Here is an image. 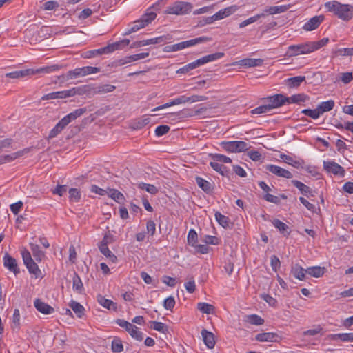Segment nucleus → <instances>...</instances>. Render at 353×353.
<instances>
[{
    "instance_id": "1",
    "label": "nucleus",
    "mask_w": 353,
    "mask_h": 353,
    "mask_svg": "<svg viewBox=\"0 0 353 353\" xmlns=\"http://www.w3.org/2000/svg\"><path fill=\"white\" fill-rule=\"evenodd\" d=\"M328 41V38H323L319 41H307L297 45H291L288 48L287 54L289 57L307 54L325 46Z\"/></svg>"
},
{
    "instance_id": "2",
    "label": "nucleus",
    "mask_w": 353,
    "mask_h": 353,
    "mask_svg": "<svg viewBox=\"0 0 353 353\" xmlns=\"http://www.w3.org/2000/svg\"><path fill=\"white\" fill-rule=\"evenodd\" d=\"M327 11L334 13L338 18L343 21H350L353 18V6L342 4L337 1H328L325 3Z\"/></svg>"
},
{
    "instance_id": "3",
    "label": "nucleus",
    "mask_w": 353,
    "mask_h": 353,
    "mask_svg": "<svg viewBox=\"0 0 353 353\" xmlns=\"http://www.w3.org/2000/svg\"><path fill=\"white\" fill-rule=\"evenodd\" d=\"M223 56H224L223 52H216L214 54L204 56L192 63H190L185 65L183 68L179 69L176 71V73H181V74L187 73L189 71L194 70V69H195L201 65H203L207 63L212 62V61H216L217 59H219L222 58Z\"/></svg>"
},
{
    "instance_id": "4",
    "label": "nucleus",
    "mask_w": 353,
    "mask_h": 353,
    "mask_svg": "<svg viewBox=\"0 0 353 353\" xmlns=\"http://www.w3.org/2000/svg\"><path fill=\"white\" fill-rule=\"evenodd\" d=\"M60 68L61 67L58 65H53L51 66L40 68L37 70L26 69V70H17V71H13L12 72L6 74V77H10L12 79H19V78H22V77H24L26 76L34 75V74L41 73V72L50 73L54 71L59 70Z\"/></svg>"
},
{
    "instance_id": "5",
    "label": "nucleus",
    "mask_w": 353,
    "mask_h": 353,
    "mask_svg": "<svg viewBox=\"0 0 353 353\" xmlns=\"http://www.w3.org/2000/svg\"><path fill=\"white\" fill-rule=\"evenodd\" d=\"M157 17V14L151 10V8L147 10V12L143 14L141 19L135 21L132 26L128 30L125 34H130L132 32L138 31L139 29L143 28L150 23Z\"/></svg>"
},
{
    "instance_id": "6",
    "label": "nucleus",
    "mask_w": 353,
    "mask_h": 353,
    "mask_svg": "<svg viewBox=\"0 0 353 353\" xmlns=\"http://www.w3.org/2000/svg\"><path fill=\"white\" fill-rule=\"evenodd\" d=\"M23 261L30 274L34 275L35 278L42 277V273L38 265L32 258L29 250L24 249L21 251Z\"/></svg>"
},
{
    "instance_id": "7",
    "label": "nucleus",
    "mask_w": 353,
    "mask_h": 353,
    "mask_svg": "<svg viewBox=\"0 0 353 353\" xmlns=\"http://www.w3.org/2000/svg\"><path fill=\"white\" fill-rule=\"evenodd\" d=\"M193 8L192 3L185 1H176L168 6L165 10L166 14L184 15L190 13Z\"/></svg>"
},
{
    "instance_id": "8",
    "label": "nucleus",
    "mask_w": 353,
    "mask_h": 353,
    "mask_svg": "<svg viewBox=\"0 0 353 353\" xmlns=\"http://www.w3.org/2000/svg\"><path fill=\"white\" fill-rule=\"evenodd\" d=\"M221 145L225 150L230 152H242L250 148L248 143L243 141H223Z\"/></svg>"
},
{
    "instance_id": "9",
    "label": "nucleus",
    "mask_w": 353,
    "mask_h": 353,
    "mask_svg": "<svg viewBox=\"0 0 353 353\" xmlns=\"http://www.w3.org/2000/svg\"><path fill=\"white\" fill-rule=\"evenodd\" d=\"M79 88H73L70 90H63V91H57L53 92L51 93H48L45 94L41 97L42 100H51V99H65L68 97H73L78 93V90Z\"/></svg>"
},
{
    "instance_id": "10",
    "label": "nucleus",
    "mask_w": 353,
    "mask_h": 353,
    "mask_svg": "<svg viewBox=\"0 0 353 353\" xmlns=\"http://www.w3.org/2000/svg\"><path fill=\"white\" fill-rule=\"evenodd\" d=\"M208 39L206 37H198L193 39H190L188 41H185L180 42L179 43H176L174 45H172L170 46H168L170 48V51L175 52L179 51L181 50H183L184 48L194 46L196 44H198L202 41H207Z\"/></svg>"
},
{
    "instance_id": "11",
    "label": "nucleus",
    "mask_w": 353,
    "mask_h": 353,
    "mask_svg": "<svg viewBox=\"0 0 353 353\" xmlns=\"http://www.w3.org/2000/svg\"><path fill=\"white\" fill-rule=\"evenodd\" d=\"M265 170L277 176L283 177L285 179H291L293 177L292 174L290 171L278 165L268 164L265 165Z\"/></svg>"
},
{
    "instance_id": "12",
    "label": "nucleus",
    "mask_w": 353,
    "mask_h": 353,
    "mask_svg": "<svg viewBox=\"0 0 353 353\" xmlns=\"http://www.w3.org/2000/svg\"><path fill=\"white\" fill-rule=\"evenodd\" d=\"M288 99V97H285L283 94H279L268 97L267 101L268 102V105L272 110L274 108H277L283 105L285 102H287Z\"/></svg>"
},
{
    "instance_id": "13",
    "label": "nucleus",
    "mask_w": 353,
    "mask_h": 353,
    "mask_svg": "<svg viewBox=\"0 0 353 353\" xmlns=\"http://www.w3.org/2000/svg\"><path fill=\"white\" fill-rule=\"evenodd\" d=\"M323 167L325 170L335 175L343 176L345 173L344 168L334 161H324Z\"/></svg>"
},
{
    "instance_id": "14",
    "label": "nucleus",
    "mask_w": 353,
    "mask_h": 353,
    "mask_svg": "<svg viewBox=\"0 0 353 353\" xmlns=\"http://www.w3.org/2000/svg\"><path fill=\"white\" fill-rule=\"evenodd\" d=\"M30 151V148H27L10 154L0 156V165L13 161L14 160L28 153Z\"/></svg>"
},
{
    "instance_id": "15",
    "label": "nucleus",
    "mask_w": 353,
    "mask_h": 353,
    "mask_svg": "<svg viewBox=\"0 0 353 353\" xmlns=\"http://www.w3.org/2000/svg\"><path fill=\"white\" fill-rule=\"evenodd\" d=\"M264 61L262 59L246 58L236 61L234 65L244 68L261 66Z\"/></svg>"
},
{
    "instance_id": "16",
    "label": "nucleus",
    "mask_w": 353,
    "mask_h": 353,
    "mask_svg": "<svg viewBox=\"0 0 353 353\" xmlns=\"http://www.w3.org/2000/svg\"><path fill=\"white\" fill-rule=\"evenodd\" d=\"M166 37L165 36H161L156 38L135 41L130 45V48H140L148 45L157 44L164 41Z\"/></svg>"
},
{
    "instance_id": "17",
    "label": "nucleus",
    "mask_w": 353,
    "mask_h": 353,
    "mask_svg": "<svg viewBox=\"0 0 353 353\" xmlns=\"http://www.w3.org/2000/svg\"><path fill=\"white\" fill-rule=\"evenodd\" d=\"M3 265L10 271L12 272L14 274L19 273V269L17 267V263L15 259L6 253L3 256Z\"/></svg>"
},
{
    "instance_id": "18",
    "label": "nucleus",
    "mask_w": 353,
    "mask_h": 353,
    "mask_svg": "<svg viewBox=\"0 0 353 353\" xmlns=\"http://www.w3.org/2000/svg\"><path fill=\"white\" fill-rule=\"evenodd\" d=\"M238 9H239V6L236 5L228 6L224 9L220 10L219 12L215 13L214 18L217 21L223 19L234 14L235 12H236L238 10Z\"/></svg>"
},
{
    "instance_id": "19",
    "label": "nucleus",
    "mask_w": 353,
    "mask_h": 353,
    "mask_svg": "<svg viewBox=\"0 0 353 353\" xmlns=\"http://www.w3.org/2000/svg\"><path fill=\"white\" fill-rule=\"evenodd\" d=\"M290 8V5H281L266 7L262 13L267 14L274 15L286 12Z\"/></svg>"
},
{
    "instance_id": "20",
    "label": "nucleus",
    "mask_w": 353,
    "mask_h": 353,
    "mask_svg": "<svg viewBox=\"0 0 353 353\" xmlns=\"http://www.w3.org/2000/svg\"><path fill=\"white\" fill-rule=\"evenodd\" d=\"M323 16H315L311 18L307 23L303 26V29L306 31H312L316 29L321 22L323 21Z\"/></svg>"
},
{
    "instance_id": "21",
    "label": "nucleus",
    "mask_w": 353,
    "mask_h": 353,
    "mask_svg": "<svg viewBox=\"0 0 353 353\" xmlns=\"http://www.w3.org/2000/svg\"><path fill=\"white\" fill-rule=\"evenodd\" d=\"M34 305L39 312L43 314H50L54 311L52 307L43 302L39 299H37L34 301Z\"/></svg>"
},
{
    "instance_id": "22",
    "label": "nucleus",
    "mask_w": 353,
    "mask_h": 353,
    "mask_svg": "<svg viewBox=\"0 0 353 353\" xmlns=\"http://www.w3.org/2000/svg\"><path fill=\"white\" fill-rule=\"evenodd\" d=\"M87 112L86 108H79L70 112V114L65 116L61 119L62 122L65 123L66 125H68L72 121L75 120L78 117H81L82 114Z\"/></svg>"
},
{
    "instance_id": "23",
    "label": "nucleus",
    "mask_w": 353,
    "mask_h": 353,
    "mask_svg": "<svg viewBox=\"0 0 353 353\" xmlns=\"http://www.w3.org/2000/svg\"><path fill=\"white\" fill-rule=\"evenodd\" d=\"M130 42V40L128 39L117 41L105 46V51H106V54L112 53L115 50L121 49L122 48L129 45Z\"/></svg>"
},
{
    "instance_id": "24",
    "label": "nucleus",
    "mask_w": 353,
    "mask_h": 353,
    "mask_svg": "<svg viewBox=\"0 0 353 353\" xmlns=\"http://www.w3.org/2000/svg\"><path fill=\"white\" fill-rule=\"evenodd\" d=\"M195 181L198 186L207 194H211L213 191L212 184L201 176H196Z\"/></svg>"
},
{
    "instance_id": "25",
    "label": "nucleus",
    "mask_w": 353,
    "mask_h": 353,
    "mask_svg": "<svg viewBox=\"0 0 353 353\" xmlns=\"http://www.w3.org/2000/svg\"><path fill=\"white\" fill-rule=\"evenodd\" d=\"M97 299L98 303L103 306V307L108 310H112L113 311L117 310V303L113 302L112 301L105 298L103 296L99 294L97 296Z\"/></svg>"
},
{
    "instance_id": "26",
    "label": "nucleus",
    "mask_w": 353,
    "mask_h": 353,
    "mask_svg": "<svg viewBox=\"0 0 353 353\" xmlns=\"http://www.w3.org/2000/svg\"><path fill=\"white\" fill-rule=\"evenodd\" d=\"M291 183L307 197L314 196L312 189L309 186L305 185L303 183L297 180H292Z\"/></svg>"
},
{
    "instance_id": "27",
    "label": "nucleus",
    "mask_w": 353,
    "mask_h": 353,
    "mask_svg": "<svg viewBox=\"0 0 353 353\" xmlns=\"http://www.w3.org/2000/svg\"><path fill=\"white\" fill-rule=\"evenodd\" d=\"M291 273L296 279L300 281H304L305 279V275L307 274L305 269L302 268L299 264H295L292 266Z\"/></svg>"
},
{
    "instance_id": "28",
    "label": "nucleus",
    "mask_w": 353,
    "mask_h": 353,
    "mask_svg": "<svg viewBox=\"0 0 353 353\" xmlns=\"http://www.w3.org/2000/svg\"><path fill=\"white\" fill-rule=\"evenodd\" d=\"M201 336L203 337V340L204 343L209 349H212L215 345V340L214 334L207 331L206 330H203L201 331Z\"/></svg>"
},
{
    "instance_id": "29",
    "label": "nucleus",
    "mask_w": 353,
    "mask_h": 353,
    "mask_svg": "<svg viewBox=\"0 0 353 353\" xmlns=\"http://www.w3.org/2000/svg\"><path fill=\"white\" fill-rule=\"evenodd\" d=\"M149 56L148 52H141L137 54H132L128 57H125L124 59H121L119 61L121 65H124L125 63H128L130 62L136 61L139 59H143Z\"/></svg>"
},
{
    "instance_id": "30",
    "label": "nucleus",
    "mask_w": 353,
    "mask_h": 353,
    "mask_svg": "<svg viewBox=\"0 0 353 353\" xmlns=\"http://www.w3.org/2000/svg\"><path fill=\"white\" fill-rule=\"evenodd\" d=\"M29 246L35 260L37 262H41L45 257L44 252L40 250V248L37 244L30 243Z\"/></svg>"
},
{
    "instance_id": "31",
    "label": "nucleus",
    "mask_w": 353,
    "mask_h": 353,
    "mask_svg": "<svg viewBox=\"0 0 353 353\" xmlns=\"http://www.w3.org/2000/svg\"><path fill=\"white\" fill-rule=\"evenodd\" d=\"M306 273L313 277H321L325 273V268L320 266H312L305 269Z\"/></svg>"
},
{
    "instance_id": "32",
    "label": "nucleus",
    "mask_w": 353,
    "mask_h": 353,
    "mask_svg": "<svg viewBox=\"0 0 353 353\" xmlns=\"http://www.w3.org/2000/svg\"><path fill=\"white\" fill-rule=\"evenodd\" d=\"M66 125L65 123L62 122L61 119L56 125L50 130L47 139L50 140L54 137H56L61 132V131L65 128Z\"/></svg>"
},
{
    "instance_id": "33",
    "label": "nucleus",
    "mask_w": 353,
    "mask_h": 353,
    "mask_svg": "<svg viewBox=\"0 0 353 353\" xmlns=\"http://www.w3.org/2000/svg\"><path fill=\"white\" fill-rule=\"evenodd\" d=\"M277 335L273 332H264L256 334L255 339L260 342H272L276 340Z\"/></svg>"
},
{
    "instance_id": "34",
    "label": "nucleus",
    "mask_w": 353,
    "mask_h": 353,
    "mask_svg": "<svg viewBox=\"0 0 353 353\" xmlns=\"http://www.w3.org/2000/svg\"><path fill=\"white\" fill-rule=\"evenodd\" d=\"M335 103L333 100H329L323 101L319 103L317 106L320 114H323L324 112L332 110L334 107Z\"/></svg>"
},
{
    "instance_id": "35",
    "label": "nucleus",
    "mask_w": 353,
    "mask_h": 353,
    "mask_svg": "<svg viewBox=\"0 0 353 353\" xmlns=\"http://www.w3.org/2000/svg\"><path fill=\"white\" fill-rule=\"evenodd\" d=\"M132 337L134 338L137 341H142L143 334L142 332L138 330V327L130 323V326L124 328Z\"/></svg>"
},
{
    "instance_id": "36",
    "label": "nucleus",
    "mask_w": 353,
    "mask_h": 353,
    "mask_svg": "<svg viewBox=\"0 0 353 353\" xmlns=\"http://www.w3.org/2000/svg\"><path fill=\"white\" fill-rule=\"evenodd\" d=\"M272 225L283 235L288 236L290 234V232L288 231L289 227L279 219H274L272 221Z\"/></svg>"
},
{
    "instance_id": "37",
    "label": "nucleus",
    "mask_w": 353,
    "mask_h": 353,
    "mask_svg": "<svg viewBox=\"0 0 353 353\" xmlns=\"http://www.w3.org/2000/svg\"><path fill=\"white\" fill-rule=\"evenodd\" d=\"M108 196L119 203H123L125 199L124 195L116 189H109Z\"/></svg>"
},
{
    "instance_id": "38",
    "label": "nucleus",
    "mask_w": 353,
    "mask_h": 353,
    "mask_svg": "<svg viewBox=\"0 0 353 353\" xmlns=\"http://www.w3.org/2000/svg\"><path fill=\"white\" fill-rule=\"evenodd\" d=\"M197 309L203 314H211L214 312V307L209 303L200 302L197 304Z\"/></svg>"
},
{
    "instance_id": "39",
    "label": "nucleus",
    "mask_w": 353,
    "mask_h": 353,
    "mask_svg": "<svg viewBox=\"0 0 353 353\" xmlns=\"http://www.w3.org/2000/svg\"><path fill=\"white\" fill-rule=\"evenodd\" d=\"M99 249L101 254H103L111 262L115 263L117 261V256L109 250L108 246L99 245Z\"/></svg>"
},
{
    "instance_id": "40",
    "label": "nucleus",
    "mask_w": 353,
    "mask_h": 353,
    "mask_svg": "<svg viewBox=\"0 0 353 353\" xmlns=\"http://www.w3.org/2000/svg\"><path fill=\"white\" fill-rule=\"evenodd\" d=\"M332 339L343 342H352L353 341V332L333 334L332 335Z\"/></svg>"
},
{
    "instance_id": "41",
    "label": "nucleus",
    "mask_w": 353,
    "mask_h": 353,
    "mask_svg": "<svg viewBox=\"0 0 353 353\" xmlns=\"http://www.w3.org/2000/svg\"><path fill=\"white\" fill-rule=\"evenodd\" d=\"M210 165L216 172L220 173L221 175L225 176L228 174V170L227 168L221 163L214 161L210 163Z\"/></svg>"
},
{
    "instance_id": "42",
    "label": "nucleus",
    "mask_w": 353,
    "mask_h": 353,
    "mask_svg": "<svg viewBox=\"0 0 353 353\" xmlns=\"http://www.w3.org/2000/svg\"><path fill=\"white\" fill-rule=\"evenodd\" d=\"M137 186L139 189L145 190L148 193L151 194H156L158 192L157 188L152 184H148L145 183H139L137 184Z\"/></svg>"
},
{
    "instance_id": "43",
    "label": "nucleus",
    "mask_w": 353,
    "mask_h": 353,
    "mask_svg": "<svg viewBox=\"0 0 353 353\" xmlns=\"http://www.w3.org/2000/svg\"><path fill=\"white\" fill-rule=\"evenodd\" d=\"M115 89V86L112 85H103L101 86L96 87L93 89L92 92L94 94H101V93H108L114 91Z\"/></svg>"
},
{
    "instance_id": "44",
    "label": "nucleus",
    "mask_w": 353,
    "mask_h": 353,
    "mask_svg": "<svg viewBox=\"0 0 353 353\" xmlns=\"http://www.w3.org/2000/svg\"><path fill=\"white\" fill-rule=\"evenodd\" d=\"M215 218L217 222L224 228L229 227V218L222 214L221 212H216L215 213Z\"/></svg>"
},
{
    "instance_id": "45",
    "label": "nucleus",
    "mask_w": 353,
    "mask_h": 353,
    "mask_svg": "<svg viewBox=\"0 0 353 353\" xmlns=\"http://www.w3.org/2000/svg\"><path fill=\"white\" fill-rule=\"evenodd\" d=\"M287 102L293 103H299L301 102H305L308 97L304 94H297L288 97Z\"/></svg>"
},
{
    "instance_id": "46",
    "label": "nucleus",
    "mask_w": 353,
    "mask_h": 353,
    "mask_svg": "<svg viewBox=\"0 0 353 353\" xmlns=\"http://www.w3.org/2000/svg\"><path fill=\"white\" fill-rule=\"evenodd\" d=\"M187 241L188 245H191L192 247L196 246L198 241V235L194 229L190 230L188 234Z\"/></svg>"
},
{
    "instance_id": "47",
    "label": "nucleus",
    "mask_w": 353,
    "mask_h": 353,
    "mask_svg": "<svg viewBox=\"0 0 353 353\" xmlns=\"http://www.w3.org/2000/svg\"><path fill=\"white\" fill-rule=\"evenodd\" d=\"M112 350L114 353H119L123 350L122 341L119 338H114L112 341Z\"/></svg>"
},
{
    "instance_id": "48",
    "label": "nucleus",
    "mask_w": 353,
    "mask_h": 353,
    "mask_svg": "<svg viewBox=\"0 0 353 353\" xmlns=\"http://www.w3.org/2000/svg\"><path fill=\"white\" fill-rule=\"evenodd\" d=\"M246 321L252 324L256 325H261L264 323V320L256 314L248 315L246 316Z\"/></svg>"
},
{
    "instance_id": "49",
    "label": "nucleus",
    "mask_w": 353,
    "mask_h": 353,
    "mask_svg": "<svg viewBox=\"0 0 353 353\" xmlns=\"http://www.w3.org/2000/svg\"><path fill=\"white\" fill-rule=\"evenodd\" d=\"M70 307L78 317L81 318L84 314V307L78 302L72 301Z\"/></svg>"
},
{
    "instance_id": "50",
    "label": "nucleus",
    "mask_w": 353,
    "mask_h": 353,
    "mask_svg": "<svg viewBox=\"0 0 353 353\" xmlns=\"http://www.w3.org/2000/svg\"><path fill=\"white\" fill-rule=\"evenodd\" d=\"M305 80V77L304 76H297L288 79L287 81L290 87H298Z\"/></svg>"
},
{
    "instance_id": "51",
    "label": "nucleus",
    "mask_w": 353,
    "mask_h": 353,
    "mask_svg": "<svg viewBox=\"0 0 353 353\" xmlns=\"http://www.w3.org/2000/svg\"><path fill=\"white\" fill-rule=\"evenodd\" d=\"M263 17H265V13L257 14L252 16V17L248 18V19L242 21L239 24V27L244 28V27L248 26L249 24L256 22L258 19H259L260 18Z\"/></svg>"
},
{
    "instance_id": "52",
    "label": "nucleus",
    "mask_w": 353,
    "mask_h": 353,
    "mask_svg": "<svg viewBox=\"0 0 353 353\" xmlns=\"http://www.w3.org/2000/svg\"><path fill=\"white\" fill-rule=\"evenodd\" d=\"M281 159L282 160L289 164L292 165L294 168H299L301 166V163L299 161L294 160L292 157L286 155V154H281L280 155Z\"/></svg>"
},
{
    "instance_id": "53",
    "label": "nucleus",
    "mask_w": 353,
    "mask_h": 353,
    "mask_svg": "<svg viewBox=\"0 0 353 353\" xmlns=\"http://www.w3.org/2000/svg\"><path fill=\"white\" fill-rule=\"evenodd\" d=\"M149 122V118L139 119L132 123V128L134 130H140L148 125Z\"/></svg>"
},
{
    "instance_id": "54",
    "label": "nucleus",
    "mask_w": 353,
    "mask_h": 353,
    "mask_svg": "<svg viewBox=\"0 0 353 353\" xmlns=\"http://www.w3.org/2000/svg\"><path fill=\"white\" fill-rule=\"evenodd\" d=\"M72 288L74 290L79 292H81L83 288V283L80 277L77 274H74L72 278Z\"/></svg>"
},
{
    "instance_id": "55",
    "label": "nucleus",
    "mask_w": 353,
    "mask_h": 353,
    "mask_svg": "<svg viewBox=\"0 0 353 353\" xmlns=\"http://www.w3.org/2000/svg\"><path fill=\"white\" fill-rule=\"evenodd\" d=\"M20 327V312L18 309H15L12 316V330H19Z\"/></svg>"
},
{
    "instance_id": "56",
    "label": "nucleus",
    "mask_w": 353,
    "mask_h": 353,
    "mask_svg": "<svg viewBox=\"0 0 353 353\" xmlns=\"http://www.w3.org/2000/svg\"><path fill=\"white\" fill-rule=\"evenodd\" d=\"M69 198L72 202H78L81 199V194L79 190L77 188H70L69 190Z\"/></svg>"
},
{
    "instance_id": "57",
    "label": "nucleus",
    "mask_w": 353,
    "mask_h": 353,
    "mask_svg": "<svg viewBox=\"0 0 353 353\" xmlns=\"http://www.w3.org/2000/svg\"><path fill=\"white\" fill-rule=\"evenodd\" d=\"M212 158L214 161H216L220 163H229L232 162L230 157L223 154H214L212 155Z\"/></svg>"
},
{
    "instance_id": "58",
    "label": "nucleus",
    "mask_w": 353,
    "mask_h": 353,
    "mask_svg": "<svg viewBox=\"0 0 353 353\" xmlns=\"http://www.w3.org/2000/svg\"><path fill=\"white\" fill-rule=\"evenodd\" d=\"M301 112L305 115L311 117L313 119H316L321 116L318 108H316L314 110L305 109L302 110Z\"/></svg>"
},
{
    "instance_id": "59",
    "label": "nucleus",
    "mask_w": 353,
    "mask_h": 353,
    "mask_svg": "<svg viewBox=\"0 0 353 353\" xmlns=\"http://www.w3.org/2000/svg\"><path fill=\"white\" fill-rule=\"evenodd\" d=\"M270 111H271V110L267 103V104L260 105V106L253 109L251 111V112L253 114H263V113H267Z\"/></svg>"
},
{
    "instance_id": "60",
    "label": "nucleus",
    "mask_w": 353,
    "mask_h": 353,
    "mask_svg": "<svg viewBox=\"0 0 353 353\" xmlns=\"http://www.w3.org/2000/svg\"><path fill=\"white\" fill-rule=\"evenodd\" d=\"M83 76H87L91 74H95L100 72V68L98 67H92V66H85L81 68Z\"/></svg>"
},
{
    "instance_id": "61",
    "label": "nucleus",
    "mask_w": 353,
    "mask_h": 353,
    "mask_svg": "<svg viewBox=\"0 0 353 353\" xmlns=\"http://www.w3.org/2000/svg\"><path fill=\"white\" fill-rule=\"evenodd\" d=\"M153 329L161 333L165 334L168 332V327L161 322L152 321Z\"/></svg>"
},
{
    "instance_id": "62",
    "label": "nucleus",
    "mask_w": 353,
    "mask_h": 353,
    "mask_svg": "<svg viewBox=\"0 0 353 353\" xmlns=\"http://www.w3.org/2000/svg\"><path fill=\"white\" fill-rule=\"evenodd\" d=\"M86 58H91L97 56L101 55L103 54H106V51H105V47L99 48V49H95L92 50H90L86 52Z\"/></svg>"
},
{
    "instance_id": "63",
    "label": "nucleus",
    "mask_w": 353,
    "mask_h": 353,
    "mask_svg": "<svg viewBox=\"0 0 353 353\" xmlns=\"http://www.w3.org/2000/svg\"><path fill=\"white\" fill-rule=\"evenodd\" d=\"M170 127L166 125H159L155 129V134L157 137L163 136L167 134L170 130Z\"/></svg>"
},
{
    "instance_id": "64",
    "label": "nucleus",
    "mask_w": 353,
    "mask_h": 353,
    "mask_svg": "<svg viewBox=\"0 0 353 353\" xmlns=\"http://www.w3.org/2000/svg\"><path fill=\"white\" fill-rule=\"evenodd\" d=\"M270 264L272 270L276 272L281 266L279 259L276 255H272L270 258Z\"/></svg>"
}]
</instances>
